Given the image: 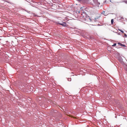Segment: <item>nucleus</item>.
Returning a JSON list of instances; mask_svg holds the SVG:
<instances>
[{"instance_id":"nucleus-3","label":"nucleus","mask_w":127,"mask_h":127,"mask_svg":"<svg viewBox=\"0 0 127 127\" xmlns=\"http://www.w3.org/2000/svg\"><path fill=\"white\" fill-rule=\"evenodd\" d=\"M94 2L96 5H98L100 4V3L98 2L97 0H93Z\"/></svg>"},{"instance_id":"nucleus-1","label":"nucleus","mask_w":127,"mask_h":127,"mask_svg":"<svg viewBox=\"0 0 127 127\" xmlns=\"http://www.w3.org/2000/svg\"><path fill=\"white\" fill-rule=\"evenodd\" d=\"M56 23L57 24H59L60 25H62L64 27H65L66 26V24L65 22H62L61 23H59L58 22H57Z\"/></svg>"},{"instance_id":"nucleus-13","label":"nucleus","mask_w":127,"mask_h":127,"mask_svg":"<svg viewBox=\"0 0 127 127\" xmlns=\"http://www.w3.org/2000/svg\"><path fill=\"white\" fill-rule=\"evenodd\" d=\"M118 35H121L120 33H118Z\"/></svg>"},{"instance_id":"nucleus-7","label":"nucleus","mask_w":127,"mask_h":127,"mask_svg":"<svg viewBox=\"0 0 127 127\" xmlns=\"http://www.w3.org/2000/svg\"><path fill=\"white\" fill-rule=\"evenodd\" d=\"M113 19H112L111 20V23L112 24H113Z\"/></svg>"},{"instance_id":"nucleus-11","label":"nucleus","mask_w":127,"mask_h":127,"mask_svg":"<svg viewBox=\"0 0 127 127\" xmlns=\"http://www.w3.org/2000/svg\"><path fill=\"white\" fill-rule=\"evenodd\" d=\"M124 35L126 37H127V35L125 33L124 34Z\"/></svg>"},{"instance_id":"nucleus-6","label":"nucleus","mask_w":127,"mask_h":127,"mask_svg":"<svg viewBox=\"0 0 127 127\" xmlns=\"http://www.w3.org/2000/svg\"><path fill=\"white\" fill-rule=\"evenodd\" d=\"M118 30L119 31H120L122 33H124V32L123 31H122V30H121L119 29H118Z\"/></svg>"},{"instance_id":"nucleus-5","label":"nucleus","mask_w":127,"mask_h":127,"mask_svg":"<svg viewBox=\"0 0 127 127\" xmlns=\"http://www.w3.org/2000/svg\"><path fill=\"white\" fill-rule=\"evenodd\" d=\"M118 44H119L120 45H121L122 46H124V47L125 46L124 45H123L121 43H119Z\"/></svg>"},{"instance_id":"nucleus-4","label":"nucleus","mask_w":127,"mask_h":127,"mask_svg":"<svg viewBox=\"0 0 127 127\" xmlns=\"http://www.w3.org/2000/svg\"><path fill=\"white\" fill-rule=\"evenodd\" d=\"M118 60L121 62H123V59L121 57H120L119 58Z\"/></svg>"},{"instance_id":"nucleus-12","label":"nucleus","mask_w":127,"mask_h":127,"mask_svg":"<svg viewBox=\"0 0 127 127\" xmlns=\"http://www.w3.org/2000/svg\"><path fill=\"white\" fill-rule=\"evenodd\" d=\"M104 12H104V11H103V12L102 13V14H104Z\"/></svg>"},{"instance_id":"nucleus-2","label":"nucleus","mask_w":127,"mask_h":127,"mask_svg":"<svg viewBox=\"0 0 127 127\" xmlns=\"http://www.w3.org/2000/svg\"><path fill=\"white\" fill-rule=\"evenodd\" d=\"M100 14H97V17H96L94 18V20L95 21H97V20L99 18H100Z\"/></svg>"},{"instance_id":"nucleus-9","label":"nucleus","mask_w":127,"mask_h":127,"mask_svg":"<svg viewBox=\"0 0 127 127\" xmlns=\"http://www.w3.org/2000/svg\"><path fill=\"white\" fill-rule=\"evenodd\" d=\"M68 81H70L71 80V78H68Z\"/></svg>"},{"instance_id":"nucleus-8","label":"nucleus","mask_w":127,"mask_h":127,"mask_svg":"<svg viewBox=\"0 0 127 127\" xmlns=\"http://www.w3.org/2000/svg\"><path fill=\"white\" fill-rule=\"evenodd\" d=\"M88 21H92L91 19L89 17H88Z\"/></svg>"},{"instance_id":"nucleus-10","label":"nucleus","mask_w":127,"mask_h":127,"mask_svg":"<svg viewBox=\"0 0 127 127\" xmlns=\"http://www.w3.org/2000/svg\"><path fill=\"white\" fill-rule=\"evenodd\" d=\"M116 43H115L112 46H115L116 45Z\"/></svg>"}]
</instances>
